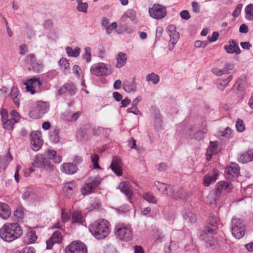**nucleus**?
<instances>
[{"instance_id":"obj_1","label":"nucleus","mask_w":253,"mask_h":253,"mask_svg":"<svg viewBox=\"0 0 253 253\" xmlns=\"http://www.w3.org/2000/svg\"><path fill=\"white\" fill-rule=\"evenodd\" d=\"M22 234V228L16 222L6 223L0 229V237L7 242L19 238Z\"/></svg>"},{"instance_id":"obj_2","label":"nucleus","mask_w":253,"mask_h":253,"mask_svg":"<svg viewBox=\"0 0 253 253\" xmlns=\"http://www.w3.org/2000/svg\"><path fill=\"white\" fill-rule=\"evenodd\" d=\"M89 230L96 239H103L106 238L111 232L110 224L105 219H99L90 225Z\"/></svg>"},{"instance_id":"obj_3","label":"nucleus","mask_w":253,"mask_h":253,"mask_svg":"<svg viewBox=\"0 0 253 253\" xmlns=\"http://www.w3.org/2000/svg\"><path fill=\"white\" fill-rule=\"evenodd\" d=\"M233 188L232 184L227 181H221L218 182L215 186V193H210L207 197L208 200H210V204L216 203L218 198L222 194L230 192Z\"/></svg>"},{"instance_id":"obj_4","label":"nucleus","mask_w":253,"mask_h":253,"mask_svg":"<svg viewBox=\"0 0 253 253\" xmlns=\"http://www.w3.org/2000/svg\"><path fill=\"white\" fill-rule=\"evenodd\" d=\"M114 230L116 236L121 241L128 242L132 238V229L128 224L118 223L115 226Z\"/></svg>"},{"instance_id":"obj_5","label":"nucleus","mask_w":253,"mask_h":253,"mask_svg":"<svg viewBox=\"0 0 253 253\" xmlns=\"http://www.w3.org/2000/svg\"><path fill=\"white\" fill-rule=\"evenodd\" d=\"M101 180L100 177L98 176L89 177L87 178L82 187V194L85 195L94 192Z\"/></svg>"},{"instance_id":"obj_6","label":"nucleus","mask_w":253,"mask_h":253,"mask_svg":"<svg viewBox=\"0 0 253 253\" xmlns=\"http://www.w3.org/2000/svg\"><path fill=\"white\" fill-rule=\"evenodd\" d=\"M215 229L206 226L204 229L203 239L206 243V247L211 250H215L219 248L217 241L213 238L212 235L213 234Z\"/></svg>"},{"instance_id":"obj_7","label":"nucleus","mask_w":253,"mask_h":253,"mask_svg":"<svg viewBox=\"0 0 253 253\" xmlns=\"http://www.w3.org/2000/svg\"><path fill=\"white\" fill-rule=\"evenodd\" d=\"M231 231L233 236L236 239H240L244 236L245 226L241 219L236 217L232 218Z\"/></svg>"},{"instance_id":"obj_8","label":"nucleus","mask_w":253,"mask_h":253,"mask_svg":"<svg viewBox=\"0 0 253 253\" xmlns=\"http://www.w3.org/2000/svg\"><path fill=\"white\" fill-rule=\"evenodd\" d=\"M148 11L152 18L157 20L164 18L167 15L166 6L158 3L149 8Z\"/></svg>"},{"instance_id":"obj_9","label":"nucleus","mask_w":253,"mask_h":253,"mask_svg":"<svg viewBox=\"0 0 253 253\" xmlns=\"http://www.w3.org/2000/svg\"><path fill=\"white\" fill-rule=\"evenodd\" d=\"M109 67V65L101 62L92 65L90 71L92 74L96 76H107L111 73Z\"/></svg>"},{"instance_id":"obj_10","label":"nucleus","mask_w":253,"mask_h":253,"mask_svg":"<svg viewBox=\"0 0 253 253\" xmlns=\"http://www.w3.org/2000/svg\"><path fill=\"white\" fill-rule=\"evenodd\" d=\"M66 253H87V248L81 241L72 242L65 249Z\"/></svg>"},{"instance_id":"obj_11","label":"nucleus","mask_w":253,"mask_h":253,"mask_svg":"<svg viewBox=\"0 0 253 253\" xmlns=\"http://www.w3.org/2000/svg\"><path fill=\"white\" fill-rule=\"evenodd\" d=\"M25 84L26 90L30 92L32 94H34L40 91L42 82L39 78L34 77L27 80Z\"/></svg>"},{"instance_id":"obj_12","label":"nucleus","mask_w":253,"mask_h":253,"mask_svg":"<svg viewBox=\"0 0 253 253\" xmlns=\"http://www.w3.org/2000/svg\"><path fill=\"white\" fill-rule=\"evenodd\" d=\"M33 166L40 169H51L53 167L50 161L47 160L42 154H38L34 157Z\"/></svg>"},{"instance_id":"obj_13","label":"nucleus","mask_w":253,"mask_h":253,"mask_svg":"<svg viewBox=\"0 0 253 253\" xmlns=\"http://www.w3.org/2000/svg\"><path fill=\"white\" fill-rule=\"evenodd\" d=\"M30 138L32 149L35 151H38L43 144L41 132L39 131L33 132L30 135Z\"/></svg>"},{"instance_id":"obj_14","label":"nucleus","mask_w":253,"mask_h":253,"mask_svg":"<svg viewBox=\"0 0 253 253\" xmlns=\"http://www.w3.org/2000/svg\"><path fill=\"white\" fill-rule=\"evenodd\" d=\"M167 31L169 32L170 38L169 42V49L172 50L175 44L177 43L179 39V34L176 30V27L174 25H170L167 27Z\"/></svg>"},{"instance_id":"obj_15","label":"nucleus","mask_w":253,"mask_h":253,"mask_svg":"<svg viewBox=\"0 0 253 253\" xmlns=\"http://www.w3.org/2000/svg\"><path fill=\"white\" fill-rule=\"evenodd\" d=\"M240 174V168L238 165L233 164L228 166L225 170V176L226 179H232L235 178Z\"/></svg>"},{"instance_id":"obj_16","label":"nucleus","mask_w":253,"mask_h":253,"mask_svg":"<svg viewBox=\"0 0 253 253\" xmlns=\"http://www.w3.org/2000/svg\"><path fill=\"white\" fill-rule=\"evenodd\" d=\"M218 175L219 172L217 169H213L212 172L207 173L204 176L203 185L208 187L211 184L214 183L217 180Z\"/></svg>"},{"instance_id":"obj_17","label":"nucleus","mask_w":253,"mask_h":253,"mask_svg":"<svg viewBox=\"0 0 253 253\" xmlns=\"http://www.w3.org/2000/svg\"><path fill=\"white\" fill-rule=\"evenodd\" d=\"M62 233L59 231H56L52 236L46 241V249H52L53 245L55 243H59L62 241Z\"/></svg>"},{"instance_id":"obj_18","label":"nucleus","mask_w":253,"mask_h":253,"mask_svg":"<svg viewBox=\"0 0 253 253\" xmlns=\"http://www.w3.org/2000/svg\"><path fill=\"white\" fill-rule=\"evenodd\" d=\"M76 188V184L74 181L67 182L63 187V192L65 196L70 198L74 193Z\"/></svg>"},{"instance_id":"obj_19","label":"nucleus","mask_w":253,"mask_h":253,"mask_svg":"<svg viewBox=\"0 0 253 253\" xmlns=\"http://www.w3.org/2000/svg\"><path fill=\"white\" fill-rule=\"evenodd\" d=\"M229 44L225 45L224 48L228 53H236L239 54L241 53V50L239 47L238 42L234 40H230L229 41Z\"/></svg>"},{"instance_id":"obj_20","label":"nucleus","mask_w":253,"mask_h":253,"mask_svg":"<svg viewBox=\"0 0 253 253\" xmlns=\"http://www.w3.org/2000/svg\"><path fill=\"white\" fill-rule=\"evenodd\" d=\"M61 171L65 174H73L78 169L76 164L72 163H65L61 165Z\"/></svg>"},{"instance_id":"obj_21","label":"nucleus","mask_w":253,"mask_h":253,"mask_svg":"<svg viewBox=\"0 0 253 253\" xmlns=\"http://www.w3.org/2000/svg\"><path fill=\"white\" fill-rule=\"evenodd\" d=\"M123 87L126 92H135L137 88L136 78L134 77L131 82L126 80L123 81Z\"/></svg>"},{"instance_id":"obj_22","label":"nucleus","mask_w":253,"mask_h":253,"mask_svg":"<svg viewBox=\"0 0 253 253\" xmlns=\"http://www.w3.org/2000/svg\"><path fill=\"white\" fill-rule=\"evenodd\" d=\"M71 220L72 223L79 225H83L85 222L84 216L80 211H75L73 212Z\"/></svg>"},{"instance_id":"obj_23","label":"nucleus","mask_w":253,"mask_h":253,"mask_svg":"<svg viewBox=\"0 0 253 253\" xmlns=\"http://www.w3.org/2000/svg\"><path fill=\"white\" fill-rule=\"evenodd\" d=\"M77 88L75 85L71 83H67L64 84L59 89V92L60 94L68 92L70 95H74L76 93Z\"/></svg>"},{"instance_id":"obj_24","label":"nucleus","mask_w":253,"mask_h":253,"mask_svg":"<svg viewBox=\"0 0 253 253\" xmlns=\"http://www.w3.org/2000/svg\"><path fill=\"white\" fill-rule=\"evenodd\" d=\"M49 109V104L43 101H39L37 103L36 111L38 113V116L41 117L43 114L47 112Z\"/></svg>"},{"instance_id":"obj_25","label":"nucleus","mask_w":253,"mask_h":253,"mask_svg":"<svg viewBox=\"0 0 253 253\" xmlns=\"http://www.w3.org/2000/svg\"><path fill=\"white\" fill-rule=\"evenodd\" d=\"M119 188L121 192L124 193L128 198L129 201L131 202L132 191L129 188V183L127 182H122L119 185Z\"/></svg>"},{"instance_id":"obj_26","label":"nucleus","mask_w":253,"mask_h":253,"mask_svg":"<svg viewBox=\"0 0 253 253\" xmlns=\"http://www.w3.org/2000/svg\"><path fill=\"white\" fill-rule=\"evenodd\" d=\"M11 214V211L8 206L3 203H0V217L4 219L8 218Z\"/></svg>"},{"instance_id":"obj_27","label":"nucleus","mask_w":253,"mask_h":253,"mask_svg":"<svg viewBox=\"0 0 253 253\" xmlns=\"http://www.w3.org/2000/svg\"><path fill=\"white\" fill-rule=\"evenodd\" d=\"M154 185L160 192H163L166 194H167V193H169L170 191L173 190V187L172 186L166 185L165 183L159 181H155Z\"/></svg>"},{"instance_id":"obj_28","label":"nucleus","mask_w":253,"mask_h":253,"mask_svg":"<svg viewBox=\"0 0 253 253\" xmlns=\"http://www.w3.org/2000/svg\"><path fill=\"white\" fill-rule=\"evenodd\" d=\"M238 160L240 162L243 164L253 161V151L250 150L241 154Z\"/></svg>"},{"instance_id":"obj_29","label":"nucleus","mask_w":253,"mask_h":253,"mask_svg":"<svg viewBox=\"0 0 253 253\" xmlns=\"http://www.w3.org/2000/svg\"><path fill=\"white\" fill-rule=\"evenodd\" d=\"M48 159L51 160L54 163L59 164L62 161V157L57 155L55 151L52 150H48L45 152Z\"/></svg>"},{"instance_id":"obj_30","label":"nucleus","mask_w":253,"mask_h":253,"mask_svg":"<svg viewBox=\"0 0 253 253\" xmlns=\"http://www.w3.org/2000/svg\"><path fill=\"white\" fill-rule=\"evenodd\" d=\"M232 78V76H229L225 79H222L220 78L216 80V83L218 88L221 90H223L225 87L228 86L229 83L231 82Z\"/></svg>"},{"instance_id":"obj_31","label":"nucleus","mask_w":253,"mask_h":253,"mask_svg":"<svg viewBox=\"0 0 253 253\" xmlns=\"http://www.w3.org/2000/svg\"><path fill=\"white\" fill-rule=\"evenodd\" d=\"M117 63L116 67L120 68L124 66L127 60L126 54L124 52H120L116 57Z\"/></svg>"},{"instance_id":"obj_32","label":"nucleus","mask_w":253,"mask_h":253,"mask_svg":"<svg viewBox=\"0 0 253 253\" xmlns=\"http://www.w3.org/2000/svg\"><path fill=\"white\" fill-rule=\"evenodd\" d=\"M10 96L17 107L19 106V100L20 95L19 94L18 89L17 87L13 86L12 87L10 92Z\"/></svg>"},{"instance_id":"obj_33","label":"nucleus","mask_w":253,"mask_h":253,"mask_svg":"<svg viewBox=\"0 0 253 253\" xmlns=\"http://www.w3.org/2000/svg\"><path fill=\"white\" fill-rule=\"evenodd\" d=\"M37 239V236L35 231L30 229L28 231L26 236L24 237V242L25 243L29 244L35 243Z\"/></svg>"},{"instance_id":"obj_34","label":"nucleus","mask_w":253,"mask_h":253,"mask_svg":"<svg viewBox=\"0 0 253 253\" xmlns=\"http://www.w3.org/2000/svg\"><path fill=\"white\" fill-rule=\"evenodd\" d=\"M167 195L175 199H181L185 198V194L183 192V190L182 189L175 190L173 187V190L170 191L169 193H167Z\"/></svg>"},{"instance_id":"obj_35","label":"nucleus","mask_w":253,"mask_h":253,"mask_svg":"<svg viewBox=\"0 0 253 253\" xmlns=\"http://www.w3.org/2000/svg\"><path fill=\"white\" fill-rule=\"evenodd\" d=\"M217 142H211L210 143V146H209L207 156V160L209 161L212 155L216 153L217 152Z\"/></svg>"},{"instance_id":"obj_36","label":"nucleus","mask_w":253,"mask_h":253,"mask_svg":"<svg viewBox=\"0 0 253 253\" xmlns=\"http://www.w3.org/2000/svg\"><path fill=\"white\" fill-rule=\"evenodd\" d=\"M12 156L9 153L6 154L4 159H2L0 156V170L1 169H5L8 163L12 161Z\"/></svg>"},{"instance_id":"obj_37","label":"nucleus","mask_w":253,"mask_h":253,"mask_svg":"<svg viewBox=\"0 0 253 253\" xmlns=\"http://www.w3.org/2000/svg\"><path fill=\"white\" fill-rule=\"evenodd\" d=\"M66 53L69 57H77L79 56L81 52V48L77 47L74 50L70 46H67L66 48Z\"/></svg>"},{"instance_id":"obj_38","label":"nucleus","mask_w":253,"mask_h":253,"mask_svg":"<svg viewBox=\"0 0 253 253\" xmlns=\"http://www.w3.org/2000/svg\"><path fill=\"white\" fill-rule=\"evenodd\" d=\"M59 133V130L57 128L51 130L49 133V137L50 140L53 143L58 142L60 139Z\"/></svg>"},{"instance_id":"obj_39","label":"nucleus","mask_w":253,"mask_h":253,"mask_svg":"<svg viewBox=\"0 0 253 253\" xmlns=\"http://www.w3.org/2000/svg\"><path fill=\"white\" fill-rule=\"evenodd\" d=\"M146 80L147 82H151L153 84H156L159 82L160 78L157 74L151 73L146 76Z\"/></svg>"},{"instance_id":"obj_40","label":"nucleus","mask_w":253,"mask_h":253,"mask_svg":"<svg viewBox=\"0 0 253 253\" xmlns=\"http://www.w3.org/2000/svg\"><path fill=\"white\" fill-rule=\"evenodd\" d=\"M246 18L250 21L253 20V4L248 5L245 8Z\"/></svg>"},{"instance_id":"obj_41","label":"nucleus","mask_w":253,"mask_h":253,"mask_svg":"<svg viewBox=\"0 0 253 253\" xmlns=\"http://www.w3.org/2000/svg\"><path fill=\"white\" fill-rule=\"evenodd\" d=\"M143 198L148 202L152 204H156L157 199L154 195L150 193L145 192L143 193Z\"/></svg>"},{"instance_id":"obj_42","label":"nucleus","mask_w":253,"mask_h":253,"mask_svg":"<svg viewBox=\"0 0 253 253\" xmlns=\"http://www.w3.org/2000/svg\"><path fill=\"white\" fill-rule=\"evenodd\" d=\"M206 126V124H204L203 123L202 126L203 127V130L198 131L194 134V138L196 139L200 140L204 138V134L207 132V130L205 129Z\"/></svg>"},{"instance_id":"obj_43","label":"nucleus","mask_w":253,"mask_h":253,"mask_svg":"<svg viewBox=\"0 0 253 253\" xmlns=\"http://www.w3.org/2000/svg\"><path fill=\"white\" fill-rule=\"evenodd\" d=\"M16 123L12 119H9L3 122V126L5 129L10 130L13 128L14 125Z\"/></svg>"},{"instance_id":"obj_44","label":"nucleus","mask_w":253,"mask_h":253,"mask_svg":"<svg viewBox=\"0 0 253 253\" xmlns=\"http://www.w3.org/2000/svg\"><path fill=\"white\" fill-rule=\"evenodd\" d=\"M85 53L83 56V58L86 60L87 63H89L91 61V48L86 46L84 48Z\"/></svg>"},{"instance_id":"obj_45","label":"nucleus","mask_w":253,"mask_h":253,"mask_svg":"<svg viewBox=\"0 0 253 253\" xmlns=\"http://www.w3.org/2000/svg\"><path fill=\"white\" fill-rule=\"evenodd\" d=\"M59 65L64 70H67L70 67V63L68 60L65 58H62L60 59Z\"/></svg>"},{"instance_id":"obj_46","label":"nucleus","mask_w":253,"mask_h":253,"mask_svg":"<svg viewBox=\"0 0 253 253\" xmlns=\"http://www.w3.org/2000/svg\"><path fill=\"white\" fill-rule=\"evenodd\" d=\"M99 156L97 154H94L91 155V160L93 163V167L94 169L100 168L98 165Z\"/></svg>"},{"instance_id":"obj_47","label":"nucleus","mask_w":253,"mask_h":253,"mask_svg":"<svg viewBox=\"0 0 253 253\" xmlns=\"http://www.w3.org/2000/svg\"><path fill=\"white\" fill-rule=\"evenodd\" d=\"M211 72L215 75L217 76H221L223 74H228L227 72V70L226 68H222V69H219L218 68H213L212 69Z\"/></svg>"},{"instance_id":"obj_48","label":"nucleus","mask_w":253,"mask_h":253,"mask_svg":"<svg viewBox=\"0 0 253 253\" xmlns=\"http://www.w3.org/2000/svg\"><path fill=\"white\" fill-rule=\"evenodd\" d=\"M88 6V5L87 3L85 2L83 3L78 4L77 7V9L79 12H82L85 13L87 12Z\"/></svg>"},{"instance_id":"obj_49","label":"nucleus","mask_w":253,"mask_h":253,"mask_svg":"<svg viewBox=\"0 0 253 253\" xmlns=\"http://www.w3.org/2000/svg\"><path fill=\"white\" fill-rule=\"evenodd\" d=\"M236 127L237 130L239 132H243L245 130V126L243 124V121L241 119H237Z\"/></svg>"},{"instance_id":"obj_50","label":"nucleus","mask_w":253,"mask_h":253,"mask_svg":"<svg viewBox=\"0 0 253 253\" xmlns=\"http://www.w3.org/2000/svg\"><path fill=\"white\" fill-rule=\"evenodd\" d=\"M25 61L26 63L32 65L36 61V57L33 54H29L26 56Z\"/></svg>"},{"instance_id":"obj_51","label":"nucleus","mask_w":253,"mask_h":253,"mask_svg":"<svg viewBox=\"0 0 253 253\" xmlns=\"http://www.w3.org/2000/svg\"><path fill=\"white\" fill-rule=\"evenodd\" d=\"M126 15L128 18L130 19V20L132 21H133L135 20L136 17V13L135 11L133 9H128L126 12Z\"/></svg>"},{"instance_id":"obj_52","label":"nucleus","mask_w":253,"mask_h":253,"mask_svg":"<svg viewBox=\"0 0 253 253\" xmlns=\"http://www.w3.org/2000/svg\"><path fill=\"white\" fill-rule=\"evenodd\" d=\"M33 70L36 73L40 72L42 70V66L40 62L36 61L32 65Z\"/></svg>"},{"instance_id":"obj_53","label":"nucleus","mask_w":253,"mask_h":253,"mask_svg":"<svg viewBox=\"0 0 253 253\" xmlns=\"http://www.w3.org/2000/svg\"><path fill=\"white\" fill-rule=\"evenodd\" d=\"M81 115V112L77 111L73 113L71 116L67 117L66 119L69 121H76Z\"/></svg>"},{"instance_id":"obj_54","label":"nucleus","mask_w":253,"mask_h":253,"mask_svg":"<svg viewBox=\"0 0 253 253\" xmlns=\"http://www.w3.org/2000/svg\"><path fill=\"white\" fill-rule=\"evenodd\" d=\"M209 224L211 225L213 227L215 228L217 226L218 224V218L214 216H210L209 219Z\"/></svg>"},{"instance_id":"obj_55","label":"nucleus","mask_w":253,"mask_h":253,"mask_svg":"<svg viewBox=\"0 0 253 253\" xmlns=\"http://www.w3.org/2000/svg\"><path fill=\"white\" fill-rule=\"evenodd\" d=\"M14 216L15 220L19 221L23 218V212L20 209H18L14 212Z\"/></svg>"},{"instance_id":"obj_56","label":"nucleus","mask_w":253,"mask_h":253,"mask_svg":"<svg viewBox=\"0 0 253 253\" xmlns=\"http://www.w3.org/2000/svg\"><path fill=\"white\" fill-rule=\"evenodd\" d=\"M242 6H243V5L241 3H239L237 4L234 11H233V12L232 13V15L234 17H237L238 16H239V15H240V14L241 13Z\"/></svg>"},{"instance_id":"obj_57","label":"nucleus","mask_w":253,"mask_h":253,"mask_svg":"<svg viewBox=\"0 0 253 253\" xmlns=\"http://www.w3.org/2000/svg\"><path fill=\"white\" fill-rule=\"evenodd\" d=\"M32 193L33 190L32 188H27L22 194V198L24 200L28 199L30 197Z\"/></svg>"},{"instance_id":"obj_58","label":"nucleus","mask_w":253,"mask_h":253,"mask_svg":"<svg viewBox=\"0 0 253 253\" xmlns=\"http://www.w3.org/2000/svg\"><path fill=\"white\" fill-rule=\"evenodd\" d=\"M185 219H189V221L191 222H194L196 221V215L192 212L187 213L184 215Z\"/></svg>"},{"instance_id":"obj_59","label":"nucleus","mask_w":253,"mask_h":253,"mask_svg":"<svg viewBox=\"0 0 253 253\" xmlns=\"http://www.w3.org/2000/svg\"><path fill=\"white\" fill-rule=\"evenodd\" d=\"M10 119H12L13 121H15V122H18L20 116L19 113L15 110H12L10 113Z\"/></svg>"},{"instance_id":"obj_60","label":"nucleus","mask_w":253,"mask_h":253,"mask_svg":"<svg viewBox=\"0 0 253 253\" xmlns=\"http://www.w3.org/2000/svg\"><path fill=\"white\" fill-rule=\"evenodd\" d=\"M16 253H35L34 249L32 247L24 248L21 250L17 251Z\"/></svg>"},{"instance_id":"obj_61","label":"nucleus","mask_w":253,"mask_h":253,"mask_svg":"<svg viewBox=\"0 0 253 253\" xmlns=\"http://www.w3.org/2000/svg\"><path fill=\"white\" fill-rule=\"evenodd\" d=\"M111 166L121 167V159L118 157H114L113 159V161L112 162Z\"/></svg>"},{"instance_id":"obj_62","label":"nucleus","mask_w":253,"mask_h":253,"mask_svg":"<svg viewBox=\"0 0 253 253\" xmlns=\"http://www.w3.org/2000/svg\"><path fill=\"white\" fill-rule=\"evenodd\" d=\"M117 27V24L116 22H113L111 25L106 27V33L109 34L112 32V31L115 29Z\"/></svg>"},{"instance_id":"obj_63","label":"nucleus","mask_w":253,"mask_h":253,"mask_svg":"<svg viewBox=\"0 0 253 253\" xmlns=\"http://www.w3.org/2000/svg\"><path fill=\"white\" fill-rule=\"evenodd\" d=\"M234 87L239 91H243L244 89V84L239 80L236 81L234 84Z\"/></svg>"},{"instance_id":"obj_64","label":"nucleus","mask_w":253,"mask_h":253,"mask_svg":"<svg viewBox=\"0 0 253 253\" xmlns=\"http://www.w3.org/2000/svg\"><path fill=\"white\" fill-rule=\"evenodd\" d=\"M180 16L182 19L188 20L190 18V15L187 10H182L180 13Z\"/></svg>"}]
</instances>
